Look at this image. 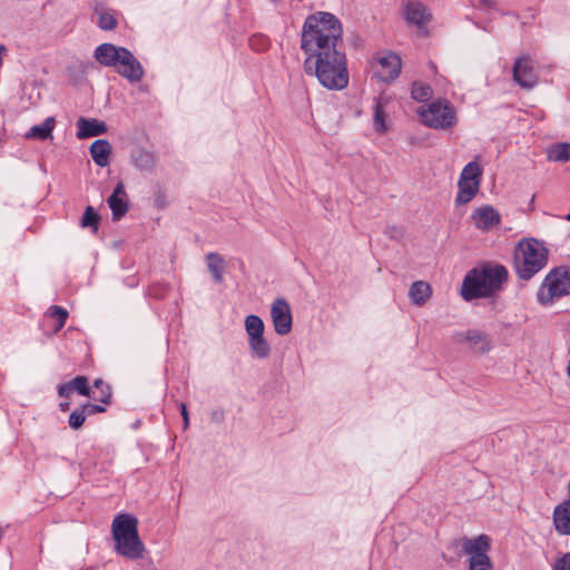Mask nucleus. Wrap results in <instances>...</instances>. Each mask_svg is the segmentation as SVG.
I'll use <instances>...</instances> for the list:
<instances>
[{
    "label": "nucleus",
    "mask_w": 570,
    "mask_h": 570,
    "mask_svg": "<svg viewBox=\"0 0 570 570\" xmlns=\"http://www.w3.org/2000/svg\"><path fill=\"white\" fill-rule=\"evenodd\" d=\"M343 35L342 22L331 12L309 14L303 24L304 70L328 89L340 90L348 85Z\"/></svg>",
    "instance_id": "obj_1"
},
{
    "label": "nucleus",
    "mask_w": 570,
    "mask_h": 570,
    "mask_svg": "<svg viewBox=\"0 0 570 570\" xmlns=\"http://www.w3.org/2000/svg\"><path fill=\"white\" fill-rule=\"evenodd\" d=\"M507 278L508 271L502 265L473 268L463 279L461 295L465 301L488 297L499 291Z\"/></svg>",
    "instance_id": "obj_2"
},
{
    "label": "nucleus",
    "mask_w": 570,
    "mask_h": 570,
    "mask_svg": "<svg viewBox=\"0 0 570 570\" xmlns=\"http://www.w3.org/2000/svg\"><path fill=\"white\" fill-rule=\"evenodd\" d=\"M95 59L105 67H112L130 82H138L144 77V68L134 53L125 47L101 43L95 49Z\"/></svg>",
    "instance_id": "obj_3"
},
{
    "label": "nucleus",
    "mask_w": 570,
    "mask_h": 570,
    "mask_svg": "<svg viewBox=\"0 0 570 570\" xmlns=\"http://www.w3.org/2000/svg\"><path fill=\"white\" fill-rule=\"evenodd\" d=\"M115 550L120 556L138 560L142 558L145 546L138 534V520L129 513L118 514L111 524Z\"/></svg>",
    "instance_id": "obj_4"
},
{
    "label": "nucleus",
    "mask_w": 570,
    "mask_h": 570,
    "mask_svg": "<svg viewBox=\"0 0 570 570\" xmlns=\"http://www.w3.org/2000/svg\"><path fill=\"white\" fill-rule=\"evenodd\" d=\"M548 249L537 239L521 240L514 253V265L518 276L529 281L548 263Z\"/></svg>",
    "instance_id": "obj_5"
},
{
    "label": "nucleus",
    "mask_w": 570,
    "mask_h": 570,
    "mask_svg": "<svg viewBox=\"0 0 570 570\" xmlns=\"http://www.w3.org/2000/svg\"><path fill=\"white\" fill-rule=\"evenodd\" d=\"M423 125L435 130H452L458 125L455 107L445 98H439L417 109Z\"/></svg>",
    "instance_id": "obj_6"
},
{
    "label": "nucleus",
    "mask_w": 570,
    "mask_h": 570,
    "mask_svg": "<svg viewBox=\"0 0 570 570\" xmlns=\"http://www.w3.org/2000/svg\"><path fill=\"white\" fill-rule=\"evenodd\" d=\"M570 294V267L560 266L551 269L541 283L537 299L541 305H550L556 299Z\"/></svg>",
    "instance_id": "obj_7"
},
{
    "label": "nucleus",
    "mask_w": 570,
    "mask_h": 570,
    "mask_svg": "<svg viewBox=\"0 0 570 570\" xmlns=\"http://www.w3.org/2000/svg\"><path fill=\"white\" fill-rule=\"evenodd\" d=\"M245 331L248 335V345L252 353L257 358H266L271 348L268 342L264 338V323L257 315H248L245 318Z\"/></svg>",
    "instance_id": "obj_8"
},
{
    "label": "nucleus",
    "mask_w": 570,
    "mask_h": 570,
    "mask_svg": "<svg viewBox=\"0 0 570 570\" xmlns=\"http://www.w3.org/2000/svg\"><path fill=\"white\" fill-rule=\"evenodd\" d=\"M452 341L456 344H466L474 354H485L492 350L490 335L476 328L456 332L452 335Z\"/></svg>",
    "instance_id": "obj_9"
},
{
    "label": "nucleus",
    "mask_w": 570,
    "mask_h": 570,
    "mask_svg": "<svg viewBox=\"0 0 570 570\" xmlns=\"http://www.w3.org/2000/svg\"><path fill=\"white\" fill-rule=\"evenodd\" d=\"M513 80L523 89H532L538 83L534 62L529 56H522L515 59Z\"/></svg>",
    "instance_id": "obj_10"
},
{
    "label": "nucleus",
    "mask_w": 570,
    "mask_h": 570,
    "mask_svg": "<svg viewBox=\"0 0 570 570\" xmlns=\"http://www.w3.org/2000/svg\"><path fill=\"white\" fill-rule=\"evenodd\" d=\"M401 58L392 52H385L377 56L374 73L384 82L394 80L401 71Z\"/></svg>",
    "instance_id": "obj_11"
},
{
    "label": "nucleus",
    "mask_w": 570,
    "mask_h": 570,
    "mask_svg": "<svg viewBox=\"0 0 570 570\" xmlns=\"http://www.w3.org/2000/svg\"><path fill=\"white\" fill-rule=\"evenodd\" d=\"M404 18L406 22L421 28L432 20V13L423 2L411 0L405 4Z\"/></svg>",
    "instance_id": "obj_12"
},
{
    "label": "nucleus",
    "mask_w": 570,
    "mask_h": 570,
    "mask_svg": "<svg viewBox=\"0 0 570 570\" xmlns=\"http://www.w3.org/2000/svg\"><path fill=\"white\" fill-rule=\"evenodd\" d=\"M107 203L112 213V219L118 220L128 212V199L125 186L121 181L117 184Z\"/></svg>",
    "instance_id": "obj_13"
},
{
    "label": "nucleus",
    "mask_w": 570,
    "mask_h": 570,
    "mask_svg": "<svg viewBox=\"0 0 570 570\" xmlns=\"http://www.w3.org/2000/svg\"><path fill=\"white\" fill-rule=\"evenodd\" d=\"M77 137L79 139L100 136L107 132V125L96 118L80 117L77 120Z\"/></svg>",
    "instance_id": "obj_14"
},
{
    "label": "nucleus",
    "mask_w": 570,
    "mask_h": 570,
    "mask_svg": "<svg viewBox=\"0 0 570 570\" xmlns=\"http://www.w3.org/2000/svg\"><path fill=\"white\" fill-rule=\"evenodd\" d=\"M472 218L474 224L480 229H490L500 223V215L492 206H482L476 208Z\"/></svg>",
    "instance_id": "obj_15"
},
{
    "label": "nucleus",
    "mask_w": 570,
    "mask_h": 570,
    "mask_svg": "<svg viewBox=\"0 0 570 570\" xmlns=\"http://www.w3.org/2000/svg\"><path fill=\"white\" fill-rule=\"evenodd\" d=\"M553 523L560 534H570V499L564 500L554 508Z\"/></svg>",
    "instance_id": "obj_16"
},
{
    "label": "nucleus",
    "mask_w": 570,
    "mask_h": 570,
    "mask_svg": "<svg viewBox=\"0 0 570 570\" xmlns=\"http://www.w3.org/2000/svg\"><path fill=\"white\" fill-rule=\"evenodd\" d=\"M490 548V538L485 534H480L473 539H463L462 549L465 554H469L470 558L473 556H484Z\"/></svg>",
    "instance_id": "obj_17"
},
{
    "label": "nucleus",
    "mask_w": 570,
    "mask_h": 570,
    "mask_svg": "<svg viewBox=\"0 0 570 570\" xmlns=\"http://www.w3.org/2000/svg\"><path fill=\"white\" fill-rule=\"evenodd\" d=\"M111 150V145L106 139L95 140L89 148L92 160L99 167H106L109 164Z\"/></svg>",
    "instance_id": "obj_18"
},
{
    "label": "nucleus",
    "mask_w": 570,
    "mask_h": 570,
    "mask_svg": "<svg viewBox=\"0 0 570 570\" xmlns=\"http://www.w3.org/2000/svg\"><path fill=\"white\" fill-rule=\"evenodd\" d=\"M56 120L53 117H48L42 124L32 126L29 131L26 132V139H38L46 140L52 138V130L55 128Z\"/></svg>",
    "instance_id": "obj_19"
},
{
    "label": "nucleus",
    "mask_w": 570,
    "mask_h": 570,
    "mask_svg": "<svg viewBox=\"0 0 570 570\" xmlns=\"http://www.w3.org/2000/svg\"><path fill=\"white\" fill-rule=\"evenodd\" d=\"M479 180L459 179V193L455 198L458 205H464L472 200L479 190Z\"/></svg>",
    "instance_id": "obj_20"
},
{
    "label": "nucleus",
    "mask_w": 570,
    "mask_h": 570,
    "mask_svg": "<svg viewBox=\"0 0 570 570\" xmlns=\"http://www.w3.org/2000/svg\"><path fill=\"white\" fill-rule=\"evenodd\" d=\"M207 268L210 272L216 283L224 281V272L226 269V262L222 255L217 253H208L206 255Z\"/></svg>",
    "instance_id": "obj_21"
},
{
    "label": "nucleus",
    "mask_w": 570,
    "mask_h": 570,
    "mask_svg": "<svg viewBox=\"0 0 570 570\" xmlns=\"http://www.w3.org/2000/svg\"><path fill=\"white\" fill-rule=\"evenodd\" d=\"M131 161L140 171H151L156 165V157L151 151L137 149L131 154Z\"/></svg>",
    "instance_id": "obj_22"
},
{
    "label": "nucleus",
    "mask_w": 570,
    "mask_h": 570,
    "mask_svg": "<svg viewBox=\"0 0 570 570\" xmlns=\"http://www.w3.org/2000/svg\"><path fill=\"white\" fill-rule=\"evenodd\" d=\"M432 294V288L429 283L416 281L411 285L409 295L411 301L417 305L423 306Z\"/></svg>",
    "instance_id": "obj_23"
},
{
    "label": "nucleus",
    "mask_w": 570,
    "mask_h": 570,
    "mask_svg": "<svg viewBox=\"0 0 570 570\" xmlns=\"http://www.w3.org/2000/svg\"><path fill=\"white\" fill-rule=\"evenodd\" d=\"M271 315L274 323L275 331L284 335L285 334V298L279 297L275 301L272 306Z\"/></svg>",
    "instance_id": "obj_24"
},
{
    "label": "nucleus",
    "mask_w": 570,
    "mask_h": 570,
    "mask_svg": "<svg viewBox=\"0 0 570 570\" xmlns=\"http://www.w3.org/2000/svg\"><path fill=\"white\" fill-rule=\"evenodd\" d=\"M547 157L550 161L567 163L570 160V144L559 142L547 149Z\"/></svg>",
    "instance_id": "obj_25"
},
{
    "label": "nucleus",
    "mask_w": 570,
    "mask_h": 570,
    "mask_svg": "<svg viewBox=\"0 0 570 570\" xmlns=\"http://www.w3.org/2000/svg\"><path fill=\"white\" fill-rule=\"evenodd\" d=\"M386 104H387V101L383 97H379L375 102L373 125H374L375 130L379 132H385L387 130V127L385 124V112H384V108H385Z\"/></svg>",
    "instance_id": "obj_26"
},
{
    "label": "nucleus",
    "mask_w": 570,
    "mask_h": 570,
    "mask_svg": "<svg viewBox=\"0 0 570 570\" xmlns=\"http://www.w3.org/2000/svg\"><path fill=\"white\" fill-rule=\"evenodd\" d=\"M411 96L414 100L425 102L433 96V89L430 85L414 81L411 89Z\"/></svg>",
    "instance_id": "obj_27"
},
{
    "label": "nucleus",
    "mask_w": 570,
    "mask_h": 570,
    "mask_svg": "<svg viewBox=\"0 0 570 570\" xmlns=\"http://www.w3.org/2000/svg\"><path fill=\"white\" fill-rule=\"evenodd\" d=\"M92 397L101 403H109L111 397V389L102 380L98 379L94 383Z\"/></svg>",
    "instance_id": "obj_28"
},
{
    "label": "nucleus",
    "mask_w": 570,
    "mask_h": 570,
    "mask_svg": "<svg viewBox=\"0 0 570 570\" xmlns=\"http://www.w3.org/2000/svg\"><path fill=\"white\" fill-rule=\"evenodd\" d=\"M100 216L95 212L94 207L88 206L81 218L82 227H91L94 232L98 230Z\"/></svg>",
    "instance_id": "obj_29"
},
{
    "label": "nucleus",
    "mask_w": 570,
    "mask_h": 570,
    "mask_svg": "<svg viewBox=\"0 0 570 570\" xmlns=\"http://www.w3.org/2000/svg\"><path fill=\"white\" fill-rule=\"evenodd\" d=\"M482 175V169L478 163H469L462 170L460 179L464 180H479Z\"/></svg>",
    "instance_id": "obj_30"
},
{
    "label": "nucleus",
    "mask_w": 570,
    "mask_h": 570,
    "mask_svg": "<svg viewBox=\"0 0 570 570\" xmlns=\"http://www.w3.org/2000/svg\"><path fill=\"white\" fill-rule=\"evenodd\" d=\"M49 314L51 317H53L58 321V324L55 327V332L60 331L66 323V320L68 317V312L60 306H51L49 308Z\"/></svg>",
    "instance_id": "obj_31"
},
{
    "label": "nucleus",
    "mask_w": 570,
    "mask_h": 570,
    "mask_svg": "<svg viewBox=\"0 0 570 570\" xmlns=\"http://www.w3.org/2000/svg\"><path fill=\"white\" fill-rule=\"evenodd\" d=\"M70 384L72 385L73 391H77L79 394L83 396H91L86 376H77L70 381Z\"/></svg>",
    "instance_id": "obj_32"
},
{
    "label": "nucleus",
    "mask_w": 570,
    "mask_h": 570,
    "mask_svg": "<svg viewBox=\"0 0 570 570\" xmlns=\"http://www.w3.org/2000/svg\"><path fill=\"white\" fill-rule=\"evenodd\" d=\"M490 567L491 561L488 554L470 558V570H488Z\"/></svg>",
    "instance_id": "obj_33"
},
{
    "label": "nucleus",
    "mask_w": 570,
    "mask_h": 570,
    "mask_svg": "<svg viewBox=\"0 0 570 570\" xmlns=\"http://www.w3.org/2000/svg\"><path fill=\"white\" fill-rule=\"evenodd\" d=\"M86 420V412L85 409H77L69 415V426L73 430H78L82 426L83 422Z\"/></svg>",
    "instance_id": "obj_34"
},
{
    "label": "nucleus",
    "mask_w": 570,
    "mask_h": 570,
    "mask_svg": "<svg viewBox=\"0 0 570 570\" xmlns=\"http://www.w3.org/2000/svg\"><path fill=\"white\" fill-rule=\"evenodd\" d=\"M249 46L255 51H264L269 46V39L264 35H254L249 38Z\"/></svg>",
    "instance_id": "obj_35"
},
{
    "label": "nucleus",
    "mask_w": 570,
    "mask_h": 570,
    "mask_svg": "<svg viewBox=\"0 0 570 570\" xmlns=\"http://www.w3.org/2000/svg\"><path fill=\"white\" fill-rule=\"evenodd\" d=\"M98 26L102 30H112L117 26V19L110 12H102L99 14Z\"/></svg>",
    "instance_id": "obj_36"
},
{
    "label": "nucleus",
    "mask_w": 570,
    "mask_h": 570,
    "mask_svg": "<svg viewBox=\"0 0 570 570\" xmlns=\"http://www.w3.org/2000/svg\"><path fill=\"white\" fill-rule=\"evenodd\" d=\"M553 570H570V553H564L553 563Z\"/></svg>",
    "instance_id": "obj_37"
},
{
    "label": "nucleus",
    "mask_w": 570,
    "mask_h": 570,
    "mask_svg": "<svg viewBox=\"0 0 570 570\" xmlns=\"http://www.w3.org/2000/svg\"><path fill=\"white\" fill-rule=\"evenodd\" d=\"M72 391H73V389H72V385L70 384V382L61 384L58 387V394L61 397H69L70 394L72 393Z\"/></svg>",
    "instance_id": "obj_38"
},
{
    "label": "nucleus",
    "mask_w": 570,
    "mask_h": 570,
    "mask_svg": "<svg viewBox=\"0 0 570 570\" xmlns=\"http://www.w3.org/2000/svg\"><path fill=\"white\" fill-rule=\"evenodd\" d=\"M179 409H180V414L183 416L184 430H187L189 428V414L187 411V405L184 402H180Z\"/></svg>",
    "instance_id": "obj_39"
},
{
    "label": "nucleus",
    "mask_w": 570,
    "mask_h": 570,
    "mask_svg": "<svg viewBox=\"0 0 570 570\" xmlns=\"http://www.w3.org/2000/svg\"><path fill=\"white\" fill-rule=\"evenodd\" d=\"M82 409H85V412H87L88 414H95L105 411L102 406L97 404H86L85 406H82Z\"/></svg>",
    "instance_id": "obj_40"
},
{
    "label": "nucleus",
    "mask_w": 570,
    "mask_h": 570,
    "mask_svg": "<svg viewBox=\"0 0 570 570\" xmlns=\"http://www.w3.org/2000/svg\"><path fill=\"white\" fill-rule=\"evenodd\" d=\"M385 234L392 238L400 237V236H402V230L395 226H392L386 229Z\"/></svg>",
    "instance_id": "obj_41"
},
{
    "label": "nucleus",
    "mask_w": 570,
    "mask_h": 570,
    "mask_svg": "<svg viewBox=\"0 0 570 570\" xmlns=\"http://www.w3.org/2000/svg\"><path fill=\"white\" fill-rule=\"evenodd\" d=\"M212 420L214 422L220 423L224 420V412L220 410H215L212 412Z\"/></svg>",
    "instance_id": "obj_42"
},
{
    "label": "nucleus",
    "mask_w": 570,
    "mask_h": 570,
    "mask_svg": "<svg viewBox=\"0 0 570 570\" xmlns=\"http://www.w3.org/2000/svg\"><path fill=\"white\" fill-rule=\"evenodd\" d=\"M479 3L480 6H483V7H487V8H491L494 6V1L493 0H479Z\"/></svg>",
    "instance_id": "obj_43"
},
{
    "label": "nucleus",
    "mask_w": 570,
    "mask_h": 570,
    "mask_svg": "<svg viewBox=\"0 0 570 570\" xmlns=\"http://www.w3.org/2000/svg\"><path fill=\"white\" fill-rule=\"evenodd\" d=\"M291 326H292V315L289 313V309L287 308V325H286L287 332L291 331Z\"/></svg>",
    "instance_id": "obj_44"
},
{
    "label": "nucleus",
    "mask_w": 570,
    "mask_h": 570,
    "mask_svg": "<svg viewBox=\"0 0 570 570\" xmlns=\"http://www.w3.org/2000/svg\"><path fill=\"white\" fill-rule=\"evenodd\" d=\"M68 407H69V402L60 403V409H61L62 411L68 410Z\"/></svg>",
    "instance_id": "obj_45"
},
{
    "label": "nucleus",
    "mask_w": 570,
    "mask_h": 570,
    "mask_svg": "<svg viewBox=\"0 0 570 570\" xmlns=\"http://www.w3.org/2000/svg\"><path fill=\"white\" fill-rule=\"evenodd\" d=\"M567 372H568V376L570 377V364L568 365Z\"/></svg>",
    "instance_id": "obj_46"
},
{
    "label": "nucleus",
    "mask_w": 570,
    "mask_h": 570,
    "mask_svg": "<svg viewBox=\"0 0 570 570\" xmlns=\"http://www.w3.org/2000/svg\"><path fill=\"white\" fill-rule=\"evenodd\" d=\"M567 219L570 220V213L567 215Z\"/></svg>",
    "instance_id": "obj_47"
}]
</instances>
